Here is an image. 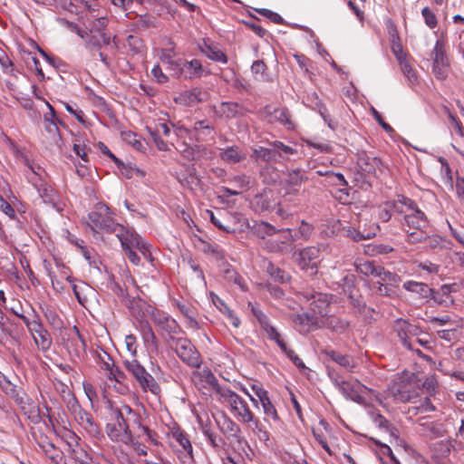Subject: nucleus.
I'll return each mask as SVG.
<instances>
[{"instance_id":"obj_11","label":"nucleus","mask_w":464,"mask_h":464,"mask_svg":"<svg viewBox=\"0 0 464 464\" xmlns=\"http://www.w3.org/2000/svg\"><path fill=\"white\" fill-rule=\"evenodd\" d=\"M328 374L334 386L348 399L357 401L361 398V392L363 385L357 380L345 381L341 378L337 372L329 371Z\"/></svg>"},{"instance_id":"obj_35","label":"nucleus","mask_w":464,"mask_h":464,"mask_svg":"<svg viewBox=\"0 0 464 464\" xmlns=\"http://www.w3.org/2000/svg\"><path fill=\"white\" fill-rule=\"evenodd\" d=\"M324 324L326 325L327 328L339 334L345 333L350 326L348 321L341 319L336 316L327 317Z\"/></svg>"},{"instance_id":"obj_14","label":"nucleus","mask_w":464,"mask_h":464,"mask_svg":"<svg viewBox=\"0 0 464 464\" xmlns=\"http://www.w3.org/2000/svg\"><path fill=\"white\" fill-rule=\"evenodd\" d=\"M264 116L270 123L278 122L287 129H294L295 124L290 119V114L285 108H275L271 105H267L263 111Z\"/></svg>"},{"instance_id":"obj_45","label":"nucleus","mask_w":464,"mask_h":464,"mask_svg":"<svg viewBox=\"0 0 464 464\" xmlns=\"http://www.w3.org/2000/svg\"><path fill=\"white\" fill-rule=\"evenodd\" d=\"M137 429H138V433H137L138 437H141V436L145 435L147 437V440L150 442H151L154 445L159 444L158 434L154 430H150L148 426L143 425L141 422V418L140 419Z\"/></svg>"},{"instance_id":"obj_16","label":"nucleus","mask_w":464,"mask_h":464,"mask_svg":"<svg viewBox=\"0 0 464 464\" xmlns=\"http://www.w3.org/2000/svg\"><path fill=\"white\" fill-rule=\"evenodd\" d=\"M403 288L418 295L420 298H432L436 303L440 304H443V300L433 295L434 290L425 283L409 280L403 284Z\"/></svg>"},{"instance_id":"obj_51","label":"nucleus","mask_w":464,"mask_h":464,"mask_svg":"<svg viewBox=\"0 0 464 464\" xmlns=\"http://www.w3.org/2000/svg\"><path fill=\"white\" fill-rule=\"evenodd\" d=\"M271 146H273V148L276 151V156L283 157L285 155H293V154L296 153L295 149H294L290 146H287L278 140L272 142Z\"/></svg>"},{"instance_id":"obj_31","label":"nucleus","mask_w":464,"mask_h":464,"mask_svg":"<svg viewBox=\"0 0 464 464\" xmlns=\"http://www.w3.org/2000/svg\"><path fill=\"white\" fill-rule=\"evenodd\" d=\"M256 394L262 404L265 415L266 417H271L274 420H278L279 418L277 415V411L273 403L271 402V401L269 400L267 392L263 389H258L256 391Z\"/></svg>"},{"instance_id":"obj_37","label":"nucleus","mask_w":464,"mask_h":464,"mask_svg":"<svg viewBox=\"0 0 464 464\" xmlns=\"http://www.w3.org/2000/svg\"><path fill=\"white\" fill-rule=\"evenodd\" d=\"M111 37L103 32L92 33L87 40V46L101 49L103 45H109Z\"/></svg>"},{"instance_id":"obj_4","label":"nucleus","mask_w":464,"mask_h":464,"mask_svg":"<svg viewBox=\"0 0 464 464\" xmlns=\"http://www.w3.org/2000/svg\"><path fill=\"white\" fill-rule=\"evenodd\" d=\"M394 400L401 402H409L417 399L422 389L415 374L401 376L389 388Z\"/></svg>"},{"instance_id":"obj_6","label":"nucleus","mask_w":464,"mask_h":464,"mask_svg":"<svg viewBox=\"0 0 464 464\" xmlns=\"http://www.w3.org/2000/svg\"><path fill=\"white\" fill-rule=\"evenodd\" d=\"M123 365L143 392H150L154 395L160 393V387L154 377L147 372L136 358L125 359Z\"/></svg>"},{"instance_id":"obj_44","label":"nucleus","mask_w":464,"mask_h":464,"mask_svg":"<svg viewBox=\"0 0 464 464\" xmlns=\"http://www.w3.org/2000/svg\"><path fill=\"white\" fill-rule=\"evenodd\" d=\"M172 437L182 447L184 451L191 455L192 445L187 434H185L181 430L177 429L172 431Z\"/></svg>"},{"instance_id":"obj_48","label":"nucleus","mask_w":464,"mask_h":464,"mask_svg":"<svg viewBox=\"0 0 464 464\" xmlns=\"http://www.w3.org/2000/svg\"><path fill=\"white\" fill-rule=\"evenodd\" d=\"M372 420L377 427L389 431L392 436H394L396 439H398V435H396V432H398V430L395 428L392 427L390 422L382 415L379 413L373 414Z\"/></svg>"},{"instance_id":"obj_27","label":"nucleus","mask_w":464,"mask_h":464,"mask_svg":"<svg viewBox=\"0 0 464 464\" xmlns=\"http://www.w3.org/2000/svg\"><path fill=\"white\" fill-rule=\"evenodd\" d=\"M242 106L237 102H221L214 107L215 113L221 118L232 119L241 113Z\"/></svg>"},{"instance_id":"obj_39","label":"nucleus","mask_w":464,"mask_h":464,"mask_svg":"<svg viewBox=\"0 0 464 464\" xmlns=\"http://www.w3.org/2000/svg\"><path fill=\"white\" fill-rule=\"evenodd\" d=\"M202 51L209 59L215 62H219L222 63H227V57L226 53L215 45L206 44Z\"/></svg>"},{"instance_id":"obj_22","label":"nucleus","mask_w":464,"mask_h":464,"mask_svg":"<svg viewBox=\"0 0 464 464\" xmlns=\"http://www.w3.org/2000/svg\"><path fill=\"white\" fill-rule=\"evenodd\" d=\"M320 259V248L307 246L299 252L298 264L302 268L315 267Z\"/></svg>"},{"instance_id":"obj_53","label":"nucleus","mask_w":464,"mask_h":464,"mask_svg":"<svg viewBox=\"0 0 464 464\" xmlns=\"http://www.w3.org/2000/svg\"><path fill=\"white\" fill-rule=\"evenodd\" d=\"M314 230V225L306 222L305 220H302L298 227L299 237L303 238L304 240H308L313 235Z\"/></svg>"},{"instance_id":"obj_21","label":"nucleus","mask_w":464,"mask_h":464,"mask_svg":"<svg viewBox=\"0 0 464 464\" xmlns=\"http://www.w3.org/2000/svg\"><path fill=\"white\" fill-rule=\"evenodd\" d=\"M357 165L362 173L367 175H375L376 170L382 166L380 159L369 156L366 152L362 151L358 154Z\"/></svg>"},{"instance_id":"obj_17","label":"nucleus","mask_w":464,"mask_h":464,"mask_svg":"<svg viewBox=\"0 0 464 464\" xmlns=\"http://www.w3.org/2000/svg\"><path fill=\"white\" fill-rule=\"evenodd\" d=\"M66 335L67 340L65 346L70 353L78 356L82 352L85 351V341L76 326H73L68 333H66Z\"/></svg>"},{"instance_id":"obj_60","label":"nucleus","mask_w":464,"mask_h":464,"mask_svg":"<svg viewBox=\"0 0 464 464\" xmlns=\"http://www.w3.org/2000/svg\"><path fill=\"white\" fill-rule=\"evenodd\" d=\"M421 14L424 17L425 24L430 28L436 27V25L438 24L437 17H436L435 14L429 7H424L421 11Z\"/></svg>"},{"instance_id":"obj_56","label":"nucleus","mask_w":464,"mask_h":464,"mask_svg":"<svg viewBox=\"0 0 464 464\" xmlns=\"http://www.w3.org/2000/svg\"><path fill=\"white\" fill-rule=\"evenodd\" d=\"M426 246L430 249H438L443 247L444 240L438 235L429 236L427 233V238L425 239Z\"/></svg>"},{"instance_id":"obj_55","label":"nucleus","mask_w":464,"mask_h":464,"mask_svg":"<svg viewBox=\"0 0 464 464\" xmlns=\"http://www.w3.org/2000/svg\"><path fill=\"white\" fill-rule=\"evenodd\" d=\"M398 60L400 62L401 69L402 72L407 76V78L411 82L416 81V79H417L416 74H415L412 67L409 63V62L406 59L400 57V56H398Z\"/></svg>"},{"instance_id":"obj_63","label":"nucleus","mask_w":464,"mask_h":464,"mask_svg":"<svg viewBox=\"0 0 464 464\" xmlns=\"http://www.w3.org/2000/svg\"><path fill=\"white\" fill-rule=\"evenodd\" d=\"M0 210L11 219H16V213L12 205L0 196Z\"/></svg>"},{"instance_id":"obj_8","label":"nucleus","mask_w":464,"mask_h":464,"mask_svg":"<svg viewBox=\"0 0 464 464\" xmlns=\"http://www.w3.org/2000/svg\"><path fill=\"white\" fill-rule=\"evenodd\" d=\"M169 344L183 362L193 368L200 366V354L188 339L177 337Z\"/></svg>"},{"instance_id":"obj_52","label":"nucleus","mask_w":464,"mask_h":464,"mask_svg":"<svg viewBox=\"0 0 464 464\" xmlns=\"http://www.w3.org/2000/svg\"><path fill=\"white\" fill-rule=\"evenodd\" d=\"M408 235V242L415 244L425 242L427 238V229L423 230H412V229H405Z\"/></svg>"},{"instance_id":"obj_64","label":"nucleus","mask_w":464,"mask_h":464,"mask_svg":"<svg viewBox=\"0 0 464 464\" xmlns=\"http://www.w3.org/2000/svg\"><path fill=\"white\" fill-rule=\"evenodd\" d=\"M260 14L268 18L270 21L276 24H282L284 20L280 14L268 9H258L256 10Z\"/></svg>"},{"instance_id":"obj_26","label":"nucleus","mask_w":464,"mask_h":464,"mask_svg":"<svg viewBox=\"0 0 464 464\" xmlns=\"http://www.w3.org/2000/svg\"><path fill=\"white\" fill-rule=\"evenodd\" d=\"M393 330H394V332H396L398 337L400 338L402 345L405 348H407L409 350L416 351L420 354L421 353L420 350H417L414 348L411 340H408V334H407L408 321L401 319V318L397 319L394 322Z\"/></svg>"},{"instance_id":"obj_34","label":"nucleus","mask_w":464,"mask_h":464,"mask_svg":"<svg viewBox=\"0 0 464 464\" xmlns=\"http://www.w3.org/2000/svg\"><path fill=\"white\" fill-rule=\"evenodd\" d=\"M202 381L208 383L215 392L222 398L229 389L219 385L216 376L208 369H204L200 373Z\"/></svg>"},{"instance_id":"obj_59","label":"nucleus","mask_w":464,"mask_h":464,"mask_svg":"<svg viewBox=\"0 0 464 464\" xmlns=\"http://www.w3.org/2000/svg\"><path fill=\"white\" fill-rule=\"evenodd\" d=\"M136 26L140 29L155 27V18L149 14L140 15L136 22Z\"/></svg>"},{"instance_id":"obj_61","label":"nucleus","mask_w":464,"mask_h":464,"mask_svg":"<svg viewBox=\"0 0 464 464\" xmlns=\"http://www.w3.org/2000/svg\"><path fill=\"white\" fill-rule=\"evenodd\" d=\"M147 130L150 133V136L153 142L155 143L156 147L162 151L168 150V144L160 137V135L157 133V131H153L150 128L147 127Z\"/></svg>"},{"instance_id":"obj_28","label":"nucleus","mask_w":464,"mask_h":464,"mask_svg":"<svg viewBox=\"0 0 464 464\" xmlns=\"http://www.w3.org/2000/svg\"><path fill=\"white\" fill-rule=\"evenodd\" d=\"M285 179L283 184L291 187H301L308 179L305 171L301 169H291L285 171Z\"/></svg>"},{"instance_id":"obj_19","label":"nucleus","mask_w":464,"mask_h":464,"mask_svg":"<svg viewBox=\"0 0 464 464\" xmlns=\"http://www.w3.org/2000/svg\"><path fill=\"white\" fill-rule=\"evenodd\" d=\"M29 332L34 339L36 346L43 352H46L50 349L53 341L49 332L44 327L40 321Z\"/></svg>"},{"instance_id":"obj_20","label":"nucleus","mask_w":464,"mask_h":464,"mask_svg":"<svg viewBox=\"0 0 464 464\" xmlns=\"http://www.w3.org/2000/svg\"><path fill=\"white\" fill-rule=\"evenodd\" d=\"M310 302V309L317 316H325L328 313L330 304V296L323 293H313L310 296L306 295Z\"/></svg>"},{"instance_id":"obj_5","label":"nucleus","mask_w":464,"mask_h":464,"mask_svg":"<svg viewBox=\"0 0 464 464\" xmlns=\"http://www.w3.org/2000/svg\"><path fill=\"white\" fill-rule=\"evenodd\" d=\"M126 240L119 239L122 249L125 251L128 259L135 266H138L140 262V256L134 251L137 248L144 258L152 262L153 258L150 250V246L143 240V238L136 232L129 229L124 233L123 236Z\"/></svg>"},{"instance_id":"obj_10","label":"nucleus","mask_w":464,"mask_h":464,"mask_svg":"<svg viewBox=\"0 0 464 464\" xmlns=\"http://www.w3.org/2000/svg\"><path fill=\"white\" fill-rule=\"evenodd\" d=\"M229 404L231 411L242 423H250L254 413L249 409L246 401L235 392L229 390L221 398Z\"/></svg>"},{"instance_id":"obj_47","label":"nucleus","mask_w":464,"mask_h":464,"mask_svg":"<svg viewBox=\"0 0 464 464\" xmlns=\"http://www.w3.org/2000/svg\"><path fill=\"white\" fill-rule=\"evenodd\" d=\"M435 411V407L430 402L429 398H425L424 401H420L419 405H414L409 408L408 412L417 415L419 413H427Z\"/></svg>"},{"instance_id":"obj_7","label":"nucleus","mask_w":464,"mask_h":464,"mask_svg":"<svg viewBox=\"0 0 464 464\" xmlns=\"http://www.w3.org/2000/svg\"><path fill=\"white\" fill-rule=\"evenodd\" d=\"M276 237H272L264 242V247L270 253L280 255H288L295 248V237L291 228H283L276 230Z\"/></svg>"},{"instance_id":"obj_49","label":"nucleus","mask_w":464,"mask_h":464,"mask_svg":"<svg viewBox=\"0 0 464 464\" xmlns=\"http://www.w3.org/2000/svg\"><path fill=\"white\" fill-rule=\"evenodd\" d=\"M342 233L344 237H350L354 241H361L372 237V234L367 233L364 235L352 227H343Z\"/></svg>"},{"instance_id":"obj_18","label":"nucleus","mask_w":464,"mask_h":464,"mask_svg":"<svg viewBox=\"0 0 464 464\" xmlns=\"http://www.w3.org/2000/svg\"><path fill=\"white\" fill-rule=\"evenodd\" d=\"M78 423L92 437L99 438L102 435L99 425L95 422L92 415L80 409L75 415Z\"/></svg>"},{"instance_id":"obj_30","label":"nucleus","mask_w":464,"mask_h":464,"mask_svg":"<svg viewBox=\"0 0 464 464\" xmlns=\"http://www.w3.org/2000/svg\"><path fill=\"white\" fill-rule=\"evenodd\" d=\"M217 423L221 432L227 436L237 437L240 432L239 426L225 413L219 420H217Z\"/></svg>"},{"instance_id":"obj_36","label":"nucleus","mask_w":464,"mask_h":464,"mask_svg":"<svg viewBox=\"0 0 464 464\" xmlns=\"http://www.w3.org/2000/svg\"><path fill=\"white\" fill-rule=\"evenodd\" d=\"M252 232L256 237L265 239L266 237L274 236L276 233V229L269 223L260 221L254 224L252 227Z\"/></svg>"},{"instance_id":"obj_13","label":"nucleus","mask_w":464,"mask_h":464,"mask_svg":"<svg viewBox=\"0 0 464 464\" xmlns=\"http://www.w3.org/2000/svg\"><path fill=\"white\" fill-rule=\"evenodd\" d=\"M433 65L432 71L435 76L440 80H444L448 75L449 60L446 55L443 41L437 40L432 51Z\"/></svg>"},{"instance_id":"obj_58","label":"nucleus","mask_w":464,"mask_h":464,"mask_svg":"<svg viewBox=\"0 0 464 464\" xmlns=\"http://www.w3.org/2000/svg\"><path fill=\"white\" fill-rule=\"evenodd\" d=\"M237 188L240 192L246 191L250 188V178L246 175H239L233 178Z\"/></svg>"},{"instance_id":"obj_41","label":"nucleus","mask_w":464,"mask_h":464,"mask_svg":"<svg viewBox=\"0 0 464 464\" xmlns=\"http://www.w3.org/2000/svg\"><path fill=\"white\" fill-rule=\"evenodd\" d=\"M375 277L379 278L380 282L390 284L391 285L397 284L401 280L397 274L392 273L381 266L377 268Z\"/></svg>"},{"instance_id":"obj_50","label":"nucleus","mask_w":464,"mask_h":464,"mask_svg":"<svg viewBox=\"0 0 464 464\" xmlns=\"http://www.w3.org/2000/svg\"><path fill=\"white\" fill-rule=\"evenodd\" d=\"M265 332L267 337L276 342L282 351H286L287 345L285 342L284 341L281 334L273 325L268 327Z\"/></svg>"},{"instance_id":"obj_9","label":"nucleus","mask_w":464,"mask_h":464,"mask_svg":"<svg viewBox=\"0 0 464 464\" xmlns=\"http://www.w3.org/2000/svg\"><path fill=\"white\" fill-rule=\"evenodd\" d=\"M24 164L31 170V173L27 175L30 182L37 189L39 196L43 198L44 202L55 205L57 200V195L53 187L44 181L42 180L40 173L41 170L39 166H33L27 159L24 160Z\"/></svg>"},{"instance_id":"obj_46","label":"nucleus","mask_w":464,"mask_h":464,"mask_svg":"<svg viewBox=\"0 0 464 464\" xmlns=\"http://www.w3.org/2000/svg\"><path fill=\"white\" fill-rule=\"evenodd\" d=\"M96 362L101 366V368L106 371L107 372L114 365L113 360L111 357V355L102 349L100 352L96 353Z\"/></svg>"},{"instance_id":"obj_62","label":"nucleus","mask_w":464,"mask_h":464,"mask_svg":"<svg viewBox=\"0 0 464 464\" xmlns=\"http://www.w3.org/2000/svg\"><path fill=\"white\" fill-rule=\"evenodd\" d=\"M107 376L110 380H114L119 383H121L126 379V374L118 367H116L115 364L107 372Z\"/></svg>"},{"instance_id":"obj_32","label":"nucleus","mask_w":464,"mask_h":464,"mask_svg":"<svg viewBox=\"0 0 464 464\" xmlns=\"http://www.w3.org/2000/svg\"><path fill=\"white\" fill-rule=\"evenodd\" d=\"M294 322L303 326L304 330L305 331L316 329L320 326L319 318L314 313H304L297 314L295 315Z\"/></svg>"},{"instance_id":"obj_40","label":"nucleus","mask_w":464,"mask_h":464,"mask_svg":"<svg viewBox=\"0 0 464 464\" xmlns=\"http://www.w3.org/2000/svg\"><path fill=\"white\" fill-rule=\"evenodd\" d=\"M247 427L258 437L261 441L266 442L269 440V433L266 430L265 426L260 422L257 418L253 416V420L250 423H246Z\"/></svg>"},{"instance_id":"obj_42","label":"nucleus","mask_w":464,"mask_h":464,"mask_svg":"<svg viewBox=\"0 0 464 464\" xmlns=\"http://www.w3.org/2000/svg\"><path fill=\"white\" fill-rule=\"evenodd\" d=\"M248 307H250L253 315L256 317V319L257 320L261 328L264 331H266L268 327L272 326L269 323L267 315L261 309H259V307L256 304L249 302Z\"/></svg>"},{"instance_id":"obj_38","label":"nucleus","mask_w":464,"mask_h":464,"mask_svg":"<svg viewBox=\"0 0 464 464\" xmlns=\"http://www.w3.org/2000/svg\"><path fill=\"white\" fill-rule=\"evenodd\" d=\"M252 158L256 161L263 160L266 162H271L276 160V151L274 148H264L258 147L253 150Z\"/></svg>"},{"instance_id":"obj_25","label":"nucleus","mask_w":464,"mask_h":464,"mask_svg":"<svg viewBox=\"0 0 464 464\" xmlns=\"http://www.w3.org/2000/svg\"><path fill=\"white\" fill-rule=\"evenodd\" d=\"M160 334L164 337L165 341L169 343L176 339V335L181 332V327L173 318L165 320V322L159 326Z\"/></svg>"},{"instance_id":"obj_33","label":"nucleus","mask_w":464,"mask_h":464,"mask_svg":"<svg viewBox=\"0 0 464 464\" xmlns=\"http://www.w3.org/2000/svg\"><path fill=\"white\" fill-rule=\"evenodd\" d=\"M211 300L215 306L224 314H226L228 319L229 323L235 326L238 327L240 324V320L237 316H236L233 312L229 309V307L225 304V302L217 295L211 293Z\"/></svg>"},{"instance_id":"obj_43","label":"nucleus","mask_w":464,"mask_h":464,"mask_svg":"<svg viewBox=\"0 0 464 464\" xmlns=\"http://www.w3.org/2000/svg\"><path fill=\"white\" fill-rule=\"evenodd\" d=\"M356 272L362 274L365 276H374L376 275V271L378 268V265H376L373 261H362L355 265Z\"/></svg>"},{"instance_id":"obj_57","label":"nucleus","mask_w":464,"mask_h":464,"mask_svg":"<svg viewBox=\"0 0 464 464\" xmlns=\"http://www.w3.org/2000/svg\"><path fill=\"white\" fill-rule=\"evenodd\" d=\"M267 271L276 281L280 283H284L288 277L285 271L271 264L268 266Z\"/></svg>"},{"instance_id":"obj_23","label":"nucleus","mask_w":464,"mask_h":464,"mask_svg":"<svg viewBox=\"0 0 464 464\" xmlns=\"http://www.w3.org/2000/svg\"><path fill=\"white\" fill-rule=\"evenodd\" d=\"M324 354L329 357L332 361L343 367L350 372H354L356 362L354 358L349 354H342L334 350H325Z\"/></svg>"},{"instance_id":"obj_1","label":"nucleus","mask_w":464,"mask_h":464,"mask_svg":"<svg viewBox=\"0 0 464 464\" xmlns=\"http://www.w3.org/2000/svg\"><path fill=\"white\" fill-rule=\"evenodd\" d=\"M111 422L106 425V432L112 441L125 445L134 443V436L130 430V424L138 426L140 416L127 404L110 406Z\"/></svg>"},{"instance_id":"obj_24","label":"nucleus","mask_w":464,"mask_h":464,"mask_svg":"<svg viewBox=\"0 0 464 464\" xmlns=\"http://www.w3.org/2000/svg\"><path fill=\"white\" fill-rule=\"evenodd\" d=\"M218 156L221 160L228 164L241 162L246 158V155L242 151V150L236 145L228 146L220 150Z\"/></svg>"},{"instance_id":"obj_2","label":"nucleus","mask_w":464,"mask_h":464,"mask_svg":"<svg viewBox=\"0 0 464 464\" xmlns=\"http://www.w3.org/2000/svg\"><path fill=\"white\" fill-rule=\"evenodd\" d=\"M87 225L94 233L100 231L114 234L118 239L126 238L123 237L124 233L130 228L115 222L113 213L110 208L103 204L98 203L94 209L88 214Z\"/></svg>"},{"instance_id":"obj_12","label":"nucleus","mask_w":464,"mask_h":464,"mask_svg":"<svg viewBox=\"0 0 464 464\" xmlns=\"http://www.w3.org/2000/svg\"><path fill=\"white\" fill-rule=\"evenodd\" d=\"M171 70L174 71V76L185 79L198 78L202 75L203 68L200 61L193 59L191 61L179 60L170 63Z\"/></svg>"},{"instance_id":"obj_15","label":"nucleus","mask_w":464,"mask_h":464,"mask_svg":"<svg viewBox=\"0 0 464 464\" xmlns=\"http://www.w3.org/2000/svg\"><path fill=\"white\" fill-rule=\"evenodd\" d=\"M0 389L7 396L13 399L23 410H25V400L24 397V392L22 389L17 388L16 385L13 384L2 372H0Z\"/></svg>"},{"instance_id":"obj_54","label":"nucleus","mask_w":464,"mask_h":464,"mask_svg":"<svg viewBox=\"0 0 464 464\" xmlns=\"http://www.w3.org/2000/svg\"><path fill=\"white\" fill-rule=\"evenodd\" d=\"M31 317L26 316L24 314H18V317L22 319L24 324L26 325L28 332H30L34 327V325H36L41 321L40 316L36 314L34 309L31 307Z\"/></svg>"},{"instance_id":"obj_29","label":"nucleus","mask_w":464,"mask_h":464,"mask_svg":"<svg viewBox=\"0 0 464 464\" xmlns=\"http://www.w3.org/2000/svg\"><path fill=\"white\" fill-rule=\"evenodd\" d=\"M201 96L202 92L200 90L192 89L180 93L177 98H175V102L181 105L192 106L203 101Z\"/></svg>"},{"instance_id":"obj_3","label":"nucleus","mask_w":464,"mask_h":464,"mask_svg":"<svg viewBox=\"0 0 464 464\" xmlns=\"http://www.w3.org/2000/svg\"><path fill=\"white\" fill-rule=\"evenodd\" d=\"M387 206L394 209L395 213L403 216V228L412 230H423L429 227V220L417 204L409 198L399 197Z\"/></svg>"}]
</instances>
